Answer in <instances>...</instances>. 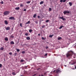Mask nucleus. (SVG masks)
Returning a JSON list of instances; mask_svg holds the SVG:
<instances>
[{
	"label": "nucleus",
	"instance_id": "nucleus-3",
	"mask_svg": "<svg viewBox=\"0 0 76 76\" xmlns=\"http://www.w3.org/2000/svg\"><path fill=\"white\" fill-rule=\"evenodd\" d=\"M10 13V12L9 11H5L4 12V15H9Z\"/></svg>",
	"mask_w": 76,
	"mask_h": 76
},
{
	"label": "nucleus",
	"instance_id": "nucleus-49",
	"mask_svg": "<svg viewBox=\"0 0 76 76\" xmlns=\"http://www.w3.org/2000/svg\"><path fill=\"white\" fill-rule=\"evenodd\" d=\"M75 69H76V66H75Z\"/></svg>",
	"mask_w": 76,
	"mask_h": 76
},
{
	"label": "nucleus",
	"instance_id": "nucleus-16",
	"mask_svg": "<svg viewBox=\"0 0 76 76\" xmlns=\"http://www.w3.org/2000/svg\"><path fill=\"white\" fill-rule=\"evenodd\" d=\"M25 35L26 36H28V33H25Z\"/></svg>",
	"mask_w": 76,
	"mask_h": 76
},
{
	"label": "nucleus",
	"instance_id": "nucleus-50",
	"mask_svg": "<svg viewBox=\"0 0 76 76\" xmlns=\"http://www.w3.org/2000/svg\"><path fill=\"white\" fill-rule=\"evenodd\" d=\"M25 45V44L23 45H23H23Z\"/></svg>",
	"mask_w": 76,
	"mask_h": 76
},
{
	"label": "nucleus",
	"instance_id": "nucleus-39",
	"mask_svg": "<svg viewBox=\"0 0 76 76\" xmlns=\"http://www.w3.org/2000/svg\"><path fill=\"white\" fill-rule=\"evenodd\" d=\"M66 0H64L63 1V2H64V3H65V2L66 1Z\"/></svg>",
	"mask_w": 76,
	"mask_h": 76
},
{
	"label": "nucleus",
	"instance_id": "nucleus-19",
	"mask_svg": "<svg viewBox=\"0 0 76 76\" xmlns=\"http://www.w3.org/2000/svg\"><path fill=\"white\" fill-rule=\"evenodd\" d=\"M29 32L30 33H31V32H32V29H29Z\"/></svg>",
	"mask_w": 76,
	"mask_h": 76
},
{
	"label": "nucleus",
	"instance_id": "nucleus-14",
	"mask_svg": "<svg viewBox=\"0 0 76 76\" xmlns=\"http://www.w3.org/2000/svg\"><path fill=\"white\" fill-rule=\"evenodd\" d=\"M54 36V34H52V35H50L49 36V37H50V38H52Z\"/></svg>",
	"mask_w": 76,
	"mask_h": 76
},
{
	"label": "nucleus",
	"instance_id": "nucleus-36",
	"mask_svg": "<svg viewBox=\"0 0 76 76\" xmlns=\"http://www.w3.org/2000/svg\"><path fill=\"white\" fill-rule=\"evenodd\" d=\"M35 23H37V24H38V22L37 21H35Z\"/></svg>",
	"mask_w": 76,
	"mask_h": 76
},
{
	"label": "nucleus",
	"instance_id": "nucleus-44",
	"mask_svg": "<svg viewBox=\"0 0 76 76\" xmlns=\"http://www.w3.org/2000/svg\"><path fill=\"white\" fill-rule=\"evenodd\" d=\"M26 9H25L23 11H26Z\"/></svg>",
	"mask_w": 76,
	"mask_h": 76
},
{
	"label": "nucleus",
	"instance_id": "nucleus-41",
	"mask_svg": "<svg viewBox=\"0 0 76 76\" xmlns=\"http://www.w3.org/2000/svg\"><path fill=\"white\" fill-rule=\"evenodd\" d=\"M20 26H21V27H22V23H20Z\"/></svg>",
	"mask_w": 76,
	"mask_h": 76
},
{
	"label": "nucleus",
	"instance_id": "nucleus-31",
	"mask_svg": "<svg viewBox=\"0 0 76 76\" xmlns=\"http://www.w3.org/2000/svg\"><path fill=\"white\" fill-rule=\"evenodd\" d=\"M49 22V20H47L46 21V23H47V22Z\"/></svg>",
	"mask_w": 76,
	"mask_h": 76
},
{
	"label": "nucleus",
	"instance_id": "nucleus-52",
	"mask_svg": "<svg viewBox=\"0 0 76 76\" xmlns=\"http://www.w3.org/2000/svg\"><path fill=\"white\" fill-rule=\"evenodd\" d=\"M41 76H44V75H41Z\"/></svg>",
	"mask_w": 76,
	"mask_h": 76
},
{
	"label": "nucleus",
	"instance_id": "nucleus-9",
	"mask_svg": "<svg viewBox=\"0 0 76 76\" xmlns=\"http://www.w3.org/2000/svg\"><path fill=\"white\" fill-rule=\"evenodd\" d=\"M15 9L17 10H19L20 9V8H19V7H15Z\"/></svg>",
	"mask_w": 76,
	"mask_h": 76
},
{
	"label": "nucleus",
	"instance_id": "nucleus-33",
	"mask_svg": "<svg viewBox=\"0 0 76 76\" xmlns=\"http://www.w3.org/2000/svg\"><path fill=\"white\" fill-rule=\"evenodd\" d=\"M49 11H51V8H49Z\"/></svg>",
	"mask_w": 76,
	"mask_h": 76
},
{
	"label": "nucleus",
	"instance_id": "nucleus-23",
	"mask_svg": "<svg viewBox=\"0 0 76 76\" xmlns=\"http://www.w3.org/2000/svg\"><path fill=\"white\" fill-rule=\"evenodd\" d=\"M31 3V1H28L27 2H26L27 4H29Z\"/></svg>",
	"mask_w": 76,
	"mask_h": 76
},
{
	"label": "nucleus",
	"instance_id": "nucleus-34",
	"mask_svg": "<svg viewBox=\"0 0 76 76\" xmlns=\"http://www.w3.org/2000/svg\"><path fill=\"white\" fill-rule=\"evenodd\" d=\"M0 3L1 4H3L4 3L3 1H1V2Z\"/></svg>",
	"mask_w": 76,
	"mask_h": 76
},
{
	"label": "nucleus",
	"instance_id": "nucleus-46",
	"mask_svg": "<svg viewBox=\"0 0 76 76\" xmlns=\"http://www.w3.org/2000/svg\"><path fill=\"white\" fill-rule=\"evenodd\" d=\"M48 47H46V49H48Z\"/></svg>",
	"mask_w": 76,
	"mask_h": 76
},
{
	"label": "nucleus",
	"instance_id": "nucleus-32",
	"mask_svg": "<svg viewBox=\"0 0 76 76\" xmlns=\"http://www.w3.org/2000/svg\"><path fill=\"white\" fill-rule=\"evenodd\" d=\"M63 2V0H60V2H61V3H62Z\"/></svg>",
	"mask_w": 76,
	"mask_h": 76
},
{
	"label": "nucleus",
	"instance_id": "nucleus-4",
	"mask_svg": "<svg viewBox=\"0 0 76 76\" xmlns=\"http://www.w3.org/2000/svg\"><path fill=\"white\" fill-rule=\"evenodd\" d=\"M63 13H64V15H66V13H68L69 14V13H70V12H69V11H65L63 12Z\"/></svg>",
	"mask_w": 76,
	"mask_h": 76
},
{
	"label": "nucleus",
	"instance_id": "nucleus-43",
	"mask_svg": "<svg viewBox=\"0 0 76 76\" xmlns=\"http://www.w3.org/2000/svg\"><path fill=\"white\" fill-rule=\"evenodd\" d=\"M28 66H24V67H25V68H26V67H28Z\"/></svg>",
	"mask_w": 76,
	"mask_h": 76
},
{
	"label": "nucleus",
	"instance_id": "nucleus-47",
	"mask_svg": "<svg viewBox=\"0 0 76 76\" xmlns=\"http://www.w3.org/2000/svg\"><path fill=\"white\" fill-rule=\"evenodd\" d=\"M38 36H40V34H38Z\"/></svg>",
	"mask_w": 76,
	"mask_h": 76
},
{
	"label": "nucleus",
	"instance_id": "nucleus-40",
	"mask_svg": "<svg viewBox=\"0 0 76 76\" xmlns=\"http://www.w3.org/2000/svg\"><path fill=\"white\" fill-rule=\"evenodd\" d=\"M16 55H17V53H15V56H16Z\"/></svg>",
	"mask_w": 76,
	"mask_h": 76
},
{
	"label": "nucleus",
	"instance_id": "nucleus-21",
	"mask_svg": "<svg viewBox=\"0 0 76 76\" xmlns=\"http://www.w3.org/2000/svg\"><path fill=\"white\" fill-rule=\"evenodd\" d=\"M16 50L17 52H19L20 51V50L18 49H16Z\"/></svg>",
	"mask_w": 76,
	"mask_h": 76
},
{
	"label": "nucleus",
	"instance_id": "nucleus-8",
	"mask_svg": "<svg viewBox=\"0 0 76 76\" xmlns=\"http://www.w3.org/2000/svg\"><path fill=\"white\" fill-rule=\"evenodd\" d=\"M59 18L60 19H62V20H65V18H64L63 17H59Z\"/></svg>",
	"mask_w": 76,
	"mask_h": 76
},
{
	"label": "nucleus",
	"instance_id": "nucleus-38",
	"mask_svg": "<svg viewBox=\"0 0 76 76\" xmlns=\"http://www.w3.org/2000/svg\"><path fill=\"white\" fill-rule=\"evenodd\" d=\"M2 67V64H0V67Z\"/></svg>",
	"mask_w": 76,
	"mask_h": 76
},
{
	"label": "nucleus",
	"instance_id": "nucleus-30",
	"mask_svg": "<svg viewBox=\"0 0 76 76\" xmlns=\"http://www.w3.org/2000/svg\"><path fill=\"white\" fill-rule=\"evenodd\" d=\"M22 54H25V51H23L22 52Z\"/></svg>",
	"mask_w": 76,
	"mask_h": 76
},
{
	"label": "nucleus",
	"instance_id": "nucleus-18",
	"mask_svg": "<svg viewBox=\"0 0 76 76\" xmlns=\"http://www.w3.org/2000/svg\"><path fill=\"white\" fill-rule=\"evenodd\" d=\"M44 3V1H41L40 3V4H42Z\"/></svg>",
	"mask_w": 76,
	"mask_h": 76
},
{
	"label": "nucleus",
	"instance_id": "nucleus-24",
	"mask_svg": "<svg viewBox=\"0 0 76 76\" xmlns=\"http://www.w3.org/2000/svg\"><path fill=\"white\" fill-rule=\"evenodd\" d=\"M4 39L5 41H8V38H5Z\"/></svg>",
	"mask_w": 76,
	"mask_h": 76
},
{
	"label": "nucleus",
	"instance_id": "nucleus-1",
	"mask_svg": "<svg viewBox=\"0 0 76 76\" xmlns=\"http://www.w3.org/2000/svg\"><path fill=\"white\" fill-rule=\"evenodd\" d=\"M73 54V52L72 51L68 52L66 54V56L67 57H70L72 56Z\"/></svg>",
	"mask_w": 76,
	"mask_h": 76
},
{
	"label": "nucleus",
	"instance_id": "nucleus-17",
	"mask_svg": "<svg viewBox=\"0 0 76 76\" xmlns=\"http://www.w3.org/2000/svg\"><path fill=\"white\" fill-rule=\"evenodd\" d=\"M0 50H1L2 51L4 50V48H3V47H2L0 48Z\"/></svg>",
	"mask_w": 76,
	"mask_h": 76
},
{
	"label": "nucleus",
	"instance_id": "nucleus-28",
	"mask_svg": "<svg viewBox=\"0 0 76 76\" xmlns=\"http://www.w3.org/2000/svg\"><path fill=\"white\" fill-rule=\"evenodd\" d=\"M23 61H24V60H23V59L21 60L20 61V62H23Z\"/></svg>",
	"mask_w": 76,
	"mask_h": 76
},
{
	"label": "nucleus",
	"instance_id": "nucleus-25",
	"mask_svg": "<svg viewBox=\"0 0 76 76\" xmlns=\"http://www.w3.org/2000/svg\"><path fill=\"white\" fill-rule=\"evenodd\" d=\"M61 39V37H59L58 38V40H60V39Z\"/></svg>",
	"mask_w": 76,
	"mask_h": 76
},
{
	"label": "nucleus",
	"instance_id": "nucleus-22",
	"mask_svg": "<svg viewBox=\"0 0 76 76\" xmlns=\"http://www.w3.org/2000/svg\"><path fill=\"white\" fill-rule=\"evenodd\" d=\"M30 22H30V21H28L27 23H26V24H29Z\"/></svg>",
	"mask_w": 76,
	"mask_h": 76
},
{
	"label": "nucleus",
	"instance_id": "nucleus-2",
	"mask_svg": "<svg viewBox=\"0 0 76 76\" xmlns=\"http://www.w3.org/2000/svg\"><path fill=\"white\" fill-rule=\"evenodd\" d=\"M53 73H60L61 72V71L59 69H57L56 70H54L53 72Z\"/></svg>",
	"mask_w": 76,
	"mask_h": 76
},
{
	"label": "nucleus",
	"instance_id": "nucleus-54",
	"mask_svg": "<svg viewBox=\"0 0 76 76\" xmlns=\"http://www.w3.org/2000/svg\"><path fill=\"white\" fill-rule=\"evenodd\" d=\"M11 1V0H10Z\"/></svg>",
	"mask_w": 76,
	"mask_h": 76
},
{
	"label": "nucleus",
	"instance_id": "nucleus-29",
	"mask_svg": "<svg viewBox=\"0 0 76 76\" xmlns=\"http://www.w3.org/2000/svg\"><path fill=\"white\" fill-rule=\"evenodd\" d=\"M45 27V25H43V26H42V28H44Z\"/></svg>",
	"mask_w": 76,
	"mask_h": 76
},
{
	"label": "nucleus",
	"instance_id": "nucleus-27",
	"mask_svg": "<svg viewBox=\"0 0 76 76\" xmlns=\"http://www.w3.org/2000/svg\"><path fill=\"white\" fill-rule=\"evenodd\" d=\"M42 39L43 40H45L46 38H44V37H42Z\"/></svg>",
	"mask_w": 76,
	"mask_h": 76
},
{
	"label": "nucleus",
	"instance_id": "nucleus-20",
	"mask_svg": "<svg viewBox=\"0 0 76 76\" xmlns=\"http://www.w3.org/2000/svg\"><path fill=\"white\" fill-rule=\"evenodd\" d=\"M10 37L11 38H14V36H13L12 35H11Z\"/></svg>",
	"mask_w": 76,
	"mask_h": 76
},
{
	"label": "nucleus",
	"instance_id": "nucleus-37",
	"mask_svg": "<svg viewBox=\"0 0 76 76\" xmlns=\"http://www.w3.org/2000/svg\"><path fill=\"white\" fill-rule=\"evenodd\" d=\"M20 7H23V4H20Z\"/></svg>",
	"mask_w": 76,
	"mask_h": 76
},
{
	"label": "nucleus",
	"instance_id": "nucleus-7",
	"mask_svg": "<svg viewBox=\"0 0 76 76\" xmlns=\"http://www.w3.org/2000/svg\"><path fill=\"white\" fill-rule=\"evenodd\" d=\"M5 25H8V22H7V21L6 20H5L4 22Z\"/></svg>",
	"mask_w": 76,
	"mask_h": 76
},
{
	"label": "nucleus",
	"instance_id": "nucleus-48",
	"mask_svg": "<svg viewBox=\"0 0 76 76\" xmlns=\"http://www.w3.org/2000/svg\"><path fill=\"white\" fill-rule=\"evenodd\" d=\"M64 66L65 67H66L67 66L66 65H64Z\"/></svg>",
	"mask_w": 76,
	"mask_h": 76
},
{
	"label": "nucleus",
	"instance_id": "nucleus-42",
	"mask_svg": "<svg viewBox=\"0 0 76 76\" xmlns=\"http://www.w3.org/2000/svg\"><path fill=\"white\" fill-rule=\"evenodd\" d=\"M47 56V53H45V56Z\"/></svg>",
	"mask_w": 76,
	"mask_h": 76
},
{
	"label": "nucleus",
	"instance_id": "nucleus-6",
	"mask_svg": "<svg viewBox=\"0 0 76 76\" xmlns=\"http://www.w3.org/2000/svg\"><path fill=\"white\" fill-rule=\"evenodd\" d=\"M5 29H6L7 31H9V30H10V27L9 26L7 27H6Z\"/></svg>",
	"mask_w": 76,
	"mask_h": 76
},
{
	"label": "nucleus",
	"instance_id": "nucleus-26",
	"mask_svg": "<svg viewBox=\"0 0 76 76\" xmlns=\"http://www.w3.org/2000/svg\"><path fill=\"white\" fill-rule=\"evenodd\" d=\"M12 74L13 75H16V74L15 73V72H13L12 73Z\"/></svg>",
	"mask_w": 76,
	"mask_h": 76
},
{
	"label": "nucleus",
	"instance_id": "nucleus-15",
	"mask_svg": "<svg viewBox=\"0 0 76 76\" xmlns=\"http://www.w3.org/2000/svg\"><path fill=\"white\" fill-rule=\"evenodd\" d=\"M37 16V14H35L33 16V18H36V16Z\"/></svg>",
	"mask_w": 76,
	"mask_h": 76
},
{
	"label": "nucleus",
	"instance_id": "nucleus-12",
	"mask_svg": "<svg viewBox=\"0 0 76 76\" xmlns=\"http://www.w3.org/2000/svg\"><path fill=\"white\" fill-rule=\"evenodd\" d=\"M63 27H64V26H61L60 27L59 29H62V28H63Z\"/></svg>",
	"mask_w": 76,
	"mask_h": 76
},
{
	"label": "nucleus",
	"instance_id": "nucleus-5",
	"mask_svg": "<svg viewBox=\"0 0 76 76\" xmlns=\"http://www.w3.org/2000/svg\"><path fill=\"white\" fill-rule=\"evenodd\" d=\"M9 19L10 20H15V18L13 17H11L9 18Z\"/></svg>",
	"mask_w": 76,
	"mask_h": 76
},
{
	"label": "nucleus",
	"instance_id": "nucleus-45",
	"mask_svg": "<svg viewBox=\"0 0 76 76\" xmlns=\"http://www.w3.org/2000/svg\"><path fill=\"white\" fill-rule=\"evenodd\" d=\"M37 17H38V18H40V16H39L38 15L37 16Z\"/></svg>",
	"mask_w": 76,
	"mask_h": 76
},
{
	"label": "nucleus",
	"instance_id": "nucleus-35",
	"mask_svg": "<svg viewBox=\"0 0 76 76\" xmlns=\"http://www.w3.org/2000/svg\"><path fill=\"white\" fill-rule=\"evenodd\" d=\"M9 54L10 55H12V52H10L9 53Z\"/></svg>",
	"mask_w": 76,
	"mask_h": 76
},
{
	"label": "nucleus",
	"instance_id": "nucleus-53",
	"mask_svg": "<svg viewBox=\"0 0 76 76\" xmlns=\"http://www.w3.org/2000/svg\"><path fill=\"white\" fill-rule=\"evenodd\" d=\"M4 60L5 61V59H4Z\"/></svg>",
	"mask_w": 76,
	"mask_h": 76
},
{
	"label": "nucleus",
	"instance_id": "nucleus-13",
	"mask_svg": "<svg viewBox=\"0 0 76 76\" xmlns=\"http://www.w3.org/2000/svg\"><path fill=\"white\" fill-rule=\"evenodd\" d=\"M26 39L27 40H29V39H31V38H30V37H26Z\"/></svg>",
	"mask_w": 76,
	"mask_h": 76
},
{
	"label": "nucleus",
	"instance_id": "nucleus-11",
	"mask_svg": "<svg viewBox=\"0 0 76 76\" xmlns=\"http://www.w3.org/2000/svg\"><path fill=\"white\" fill-rule=\"evenodd\" d=\"M69 5H70V6H72V3L71 2H69Z\"/></svg>",
	"mask_w": 76,
	"mask_h": 76
},
{
	"label": "nucleus",
	"instance_id": "nucleus-10",
	"mask_svg": "<svg viewBox=\"0 0 76 76\" xmlns=\"http://www.w3.org/2000/svg\"><path fill=\"white\" fill-rule=\"evenodd\" d=\"M11 44H15V42L13 41H11L10 42Z\"/></svg>",
	"mask_w": 76,
	"mask_h": 76
},
{
	"label": "nucleus",
	"instance_id": "nucleus-51",
	"mask_svg": "<svg viewBox=\"0 0 76 76\" xmlns=\"http://www.w3.org/2000/svg\"><path fill=\"white\" fill-rule=\"evenodd\" d=\"M72 64V65L74 64Z\"/></svg>",
	"mask_w": 76,
	"mask_h": 76
}]
</instances>
